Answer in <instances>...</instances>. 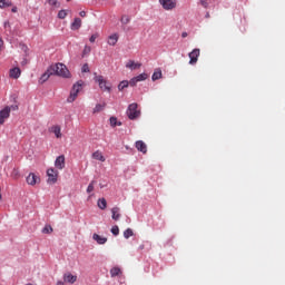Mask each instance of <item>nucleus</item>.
<instances>
[{"label": "nucleus", "instance_id": "nucleus-1", "mask_svg": "<svg viewBox=\"0 0 285 285\" xmlns=\"http://www.w3.org/2000/svg\"><path fill=\"white\" fill-rule=\"evenodd\" d=\"M52 75H57V77H62L63 79H70V70H68V67L66 65L58 62L56 65H51L45 73L40 77V83H46Z\"/></svg>", "mask_w": 285, "mask_h": 285}, {"label": "nucleus", "instance_id": "nucleus-2", "mask_svg": "<svg viewBox=\"0 0 285 285\" xmlns=\"http://www.w3.org/2000/svg\"><path fill=\"white\" fill-rule=\"evenodd\" d=\"M81 88H83V80H78L71 88L70 95L67 98L68 104H72L75 99H77L79 92H81Z\"/></svg>", "mask_w": 285, "mask_h": 285}, {"label": "nucleus", "instance_id": "nucleus-3", "mask_svg": "<svg viewBox=\"0 0 285 285\" xmlns=\"http://www.w3.org/2000/svg\"><path fill=\"white\" fill-rule=\"evenodd\" d=\"M137 102H132L127 108V116L129 119L135 120L141 115V111L137 110Z\"/></svg>", "mask_w": 285, "mask_h": 285}, {"label": "nucleus", "instance_id": "nucleus-4", "mask_svg": "<svg viewBox=\"0 0 285 285\" xmlns=\"http://www.w3.org/2000/svg\"><path fill=\"white\" fill-rule=\"evenodd\" d=\"M94 79L101 90L110 92V85H108L104 76H95Z\"/></svg>", "mask_w": 285, "mask_h": 285}, {"label": "nucleus", "instance_id": "nucleus-5", "mask_svg": "<svg viewBox=\"0 0 285 285\" xmlns=\"http://www.w3.org/2000/svg\"><path fill=\"white\" fill-rule=\"evenodd\" d=\"M164 10H175L177 8V0H159Z\"/></svg>", "mask_w": 285, "mask_h": 285}, {"label": "nucleus", "instance_id": "nucleus-6", "mask_svg": "<svg viewBox=\"0 0 285 285\" xmlns=\"http://www.w3.org/2000/svg\"><path fill=\"white\" fill-rule=\"evenodd\" d=\"M58 176H59V171L55 170V168H49L47 170L48 184H57Z\"/></svg>", "mask_w": 285, "mask_h": 285}, {"label": "nucleus", "instance_id": "nucleus-7", "mask_svg": "<svg viewBox=\"0 0 285 285\" xmlns=\"http://www.w3.org/2000/svg\"><path fill=\"white\" fill-rule=\"evenodd\" d=\"M146 79H148V73H140L134 78H131L129 80V83L132 88H135V86H137V83H139V81H146Z\"/></svg>", "mask_w": 285, "mask_h": 285}, {"label": "nucleus", "instance_id": "nucleus-8", "mask_svg": "<svg viewBox=\"0 0 285 285\" xmlns=\"http://www.w3.org/2000/svg\"><path fill=\"white\" fill-rule=\"evenodd\" d=\"M10 118V106H6L2 110H0V126L6 124V119Z\"/></svg>", "mask_w": 285, "mask_h": 285}, {"label": "nucleus", "instance_id": "nucleus-9", "mask_svg": "<svg viewBox=\"0 0 285 285\" xmlns=\"http://www.w3.org/2000/svg\"><path fill=\"white\" fill-rule=\"evenodd\" d=\"M55 166L59 170H63V168H66V156H63V155L58 156L56 158Z\"/></svg>", "mask_w": 285, "mask_h": 285}, {"label": "nucleus", "instance_id": "nucleus-10", "mask_svg": "<svg viewBox=\"0 0 285 285\" xmlns=\"http://www.w3.org/2000/svg\"><path fill=\"white\" fill-rule=\"evenodd\" d=\"M189 59L190 66H195L199 59V49H194L191 52H189Z\"/></svg>", "mask_w": 285, "mask_h": 285}, {"label": "nucleus", "instance_id": "nucleus-11", "mask_svg": "<svg viewBox=\"0 0 285 285\" xmlns=\"http://www.w3.org/2000/svg\"><path fill=\"white\" fill-rule=\"evenodd\" d=\"M136 148L139 153H142V155H146V153H148V146H146V142H144V140H137Z\"/></svg>", "mask_w": 285, "mask_h": 285}, {"label": "nucleus", "instance_id": "nucleus-12", "mask_svg": "<svg viewBox=\"0 0 285 285\" xmlns=\"http://www.w3.org/2000/svg\"><path fill=\"white\" fill-rule=\"evenodd\" d=\"M40 181L39 176L35 175V173H30L27 177V184H29V186H35L37 185V183Z\"/></svg>", "mask_w": 285, "mask_h": 285}, {"label": "nucleus", "instance_id": "nucleus-13", "mask_svg": "<svg viewBox=\"0 0 285 285\" xmlns=\"http://www.w3.org/2000/svg\"><path fill=\"white\" fill-rule=\"evenodd\" d=\"M9 76L11 79H19L21 77V69L19 67L10 69Z\"/></svg>", "mask_w": 285, "mask_h": 285}, {"label": "nucleus", "instance_id": "nucleus-14", "mask_svg": "<svg viewBox=\"0 0 285 285\" xmlns=\"http://www.w3.org/2000/svg\"><path fill=\"white\" fill-rule=\"evenodd\" d=\"M126 68H129V70H137V69L141 68V63L136 62L135 60H129L126 63Z\"/></svg>", "mask_w": 285, "mask_h": 285}, {"label": "nucleus", "instance_id": "nucleus-15", "mask_svg": "<svg viewBox=\"0 0 285 285\" xmlns=\"http://www.w3.org/2000/svg\"><path fill=\"white\" fill-rule=\"evenodd\" d=\"M92 239L97 242V244L104 245L106 242H108L107 237L100 236L99 234H94Z\"/></svg>", "mask_w": 285, "mask_h": 285}, {"label": "nucleus", "instance_id": "nucleus-16", "mask_svg": "<svg viewBox=\"0 0 285 285\" xmlns=\"http://www.w3.org/2000/svg\"><path fill=\"white\" fill-rule=\"evenodd\" d=\"M119 207H114L111 209V219H114L115 222H119L121 214H119Z\"/></svg>", "mask_w": 285, "mask_h": 285}, {"label": "nucleus", "instance_id": "nucleus-17", "mask_svg": "<svg viewBox=\"0 0 285 285\" xmlns=\"http://www.w3.org/2000/svg\"><path fill=\"white\" fill-rule=\"evenodd\" d=\"M97 206L100 208V210H106V208H108V202H106V198H99Z\"/></svg>", "mask_w": 285, "mask_h": 285}, {"label": "nucleus", "instance_id": "nucleus-18", "mask_svg": "<svg viewBox=\"0 0 285 285\" xmlns=\"http://www.w3.org/2000/svg\"><path fill=\"white\" fill-rule=\"evenodd\" d=\"M63 279L65 282H68V284H75V282H77V276L68 273V274H65Z\"/></svg>", "mask_w": 285, "mask_h": 285}, {"label": "nucleus", "instance_id": "nucleus-19", "mask_svg": "<svg viewBox=\"0 0 285 285\" xmlns=\"http://www.w3.org/2000/svg\"><path fill=\"white\" fill-rule=\"evenodd\" d=\"M80 28H81L80 18H75L73 22L71 23V30H79Z\"/></svg>", "mask_w": 285, "mask_h": 285}, {"label": "nucleus", "instance_id": "nucleus-20", "mask_svg": "<svg viewBox=\"0 0 285 285\" xmlns=\"http://www.w3.org/2000/svg\"><path fill=\"white\" fill-rule=\"evenodd\" d=\"M3 8H12V1L0 0V9L3 10Z\"/></svg>", "mask_w": 285, "mask_h": 285}, {"label": "nucleus", "instance_id": "nucleus-21", "mask_svg": "<svg viewBox=\"0 0 285 285\" xmlns=\"http://www.w3.org/2000/svg\"><path fill=\"white\" fill-rule=\"evenodd\" d=\"M130 16L124 14L120 18L121 26H128L130 23Z\"/></svg>", "mask_w": 285, "mask_h": 285}, {"label": "nucleus", "instance_id": "nucleus-22", "mask_svg": "<svg viewBox=\"0 0 285 285\" xmlns=\"http://www.w3.org/2000/svg\"><path fill=\"white\" fill-rule=\"evenodd\" d=\"M94 159H97V161H106V158L100 151H95L92 154Z\"/></svg>", "mask_w": 285, "mask_h": 285}, {"label": "nucleus", "instance_id": "nucleus-23", "mask_svg": "<svg viewBox=\"0 0 285 285\" xmlns=\"http://www.w3.org/2000/svg\"><path fill=\"white\" fill-rule=\"evenodd\" d=\"M110 275H111V277H117V276L121 275V268H119V267H112V268L110 269Z\"/></svg>", "mask_w": 285, "mask_h": 285}, {"label": "nucleus", "instance_id": "nucleus-24", "mask_svg": "<svg viewBox=\"0 0 285 285\" xmlns=\"http://www.w3.org/2000/svg\"><path fill=\"white\" fill-rule=\"evenodd\" d=\"M151 79L153 81H157L158 79H161V69H156L151 76Z\"/></svg>", "mask_w": 285, "mask_h": 285}, {"label": "nucleus", "instance_id": "nucleus-25", "mask_svg": "<svg viewBox=\"0 0 285 285\" xmlns=\"http://www.w3.org/2000/svg\"><path fill=\"white\" fill-rule=\"evenodd\" d=\"M52 132L55 134L57 139L61 138V127H59V126L52 127Z\"/></svg>", "mask_w": 285, "mask_h": 285}, {"label": "nucleus", "instance_id": "nucleus-26", "mask_svg": "<svg viewBox=\"0 0 285 285\" xmlns=\"http://www.w3.org/2000/svg\"><path fill=\"white\" fill-rule=\"evenodd\" d=\"M128 86H130V80H122L119 85H118V90H124L125 88H128Z\"/></svg>", "mask_w": 285, "mask_h": 285}, {"label": "nucleus", "instance_id": "nucleus-27", "mask_svg": "<svg viewBox=\"0 0 285 285\" xmlns=\"http://www.w3.org/2000/svg\"><path fill=\"white\" fill-rule=\"evenodd\" d=\"M117 41H119L118 37H109L108 40H107V43L109 46H116Z\"/></svg>", "mask_w": 285, "mask_h": 285}, {"label": "nucleus", "instance_id": "nucleus-28", "mask_svg": "<svg viewBox=\"0 0 285 285\" xmlns=\"http://www.w3.org/2000/svg\"><path fill=\"white\" fill-rule=\"evenodd\" d=\"M132 235H135V233H134L130 228H127V229L124 232V237H125V239H130V237H132Z\"/></svg>", "mask_w": 285, "mask_h": 285}, {"label": "nucleus", "instance_id": "nucleus-29", "mask_svg": "<svg viewBox=\"0 0 285 285\" xmlns=\"http://www.w3.org/2000/svg\"><path fill=\"white\" fill-rule=\"evenodd\" d=\"M104 108H106V105L97 104L96 107L94 108V115H96L97 112H101Z\"/></svg>", "mask_w": 285, "mask_h": 285}, {"label": "nucleus", "instance_id": "nucleus-30", "mask_svg": "<svg viewBox=\"0 0 285 285\" xmlns=\"http://www.w3.org/2000/svg\"><path fill=\"white\" fill-rule=\"evenodd\" d=\"M42 233H43V235H50V233H52V226L46 225V226L42 228Z\"/></svg>", "mask_w": 285, "mask_h": 285}, {"label": "nucleus", "instance_id": "nucleus-31", "mask_svg": "<svg viewBox=\"0 0 285 285\" xmlns=\"http://www.w3.org/2000/svg\"><path fill=\"white\" fill-rule=\"evenodd\" d=\"M109 121L112 128H115V126H121V122H117V117H110Z\"/></svg>", "mask_w": 285, "mask_h": 285}, {"label": "nucleus", "instance_id": "nucleus-32", "mask_svg": "<svg viewBox=\"0 0 285 285\" xmlns=\"http://www.w3.org/2000/svg\"><path fill=\"white\" fill-rule=\"evenodd\" d=\"M97 184L96 180H91V183L87 187V193L90 194L92 190H95V185Z\"/></svg>", "mask_w": 285, "mask_h": 285}, {"label": "nucleus", "instance_id": "nucleus-33", "mask_svg": "<svg viewBox=\"0 0 285 285\" xmlns=\"http://www.w3.org/2000/svg\"><path fill=\"white\" fill-rule=\"evenodd\" d=\"M46 3L52 6V8H59V1L57 0H46Z\"/></svg>", "mask_w": 285, "mask_h": 285}, {"label": "nucleus", "instance_id": "nucleus-34", "mask_svg": "<svg viewBox=\"0 0 285 285\" xmlns=\"http://www.w3.org/2000/svg\"><path fill=\"white\" fill-rule=\"evenodd\" d=\"M68 17V12L66 10H60L58 12V19H66Z\"/></svg>", "mask_w": 285, "mask_h": 285}, {"label": "nucleus", "instance_id": "nucleus-35", "mask_svg": "<svg viewBox=\"0 0 285 285\" xmlns=\"http://www.w3.org/2000/svg\"><path fill=\"white\" fill-rule=\"evenodd\" d=\"M111 233H112V235H115V237H117V235H119V226H117V225L112 226Z\"/></svg>", "mask_w": 285, "mask_h": 285}, {"label": "nucleus", "instance_id": "nucleus-36", "mask_svg": "<svg viewBox=\"0 0 285 285\" xmlns=\"http://www.w3.org/2000/svg\"><path fill=\"white\" fill-rule=\"evenodd\" d=\"M82 72H90V67H88V63H85L81 68Z\"/></svg>", "mask_w": 285, "mask_h": 285}, {"label": "nucleus", "instance_id": "nucleus-37", "mask_svg": "<svg viewBox=\"0 0 285 285\" xmlns=\"http://www.w3.org/2000/svg\"><path fill=\"white\" fill-rule=\"evenodd\" d=\"M11 110H13V111L19 110V105H11V106H9V112H11Z\"/></svg>", "mask_w": 285, "mask_h": 285}, {"label": "nucleus", "instance_id": "nucleus-38", "mask_svg": "<svg viewBox=\"0 0 285 285\" xmlns=\"http://www.w3.org/2000/svg\"><path fill=\"white\" fill-rule=\"evenodd\" d=\"M200 6H203V8H208V0H200Z\"/></svg>", "mask_w": 285, "mask_h": 285}, {"label": "nucleus", "instance_id": "nucleus-39", "mask_svg": "<svg viewBox=\"0 0 285 285\" xmlns=\"http://www.w3.org/2000/svg\"><path fill=\"white\" fill-rule=\"evenodd\" d=\"M90 50V46H85L83 55H89Z\"/></svg>", "mask_w": 285, "mask_h": 285}, {"label": "nucleus", "instance_id": "nucleus-40", "mask_svg": "<svg viewBox=\"0 0 285 285\" xmlns=\"http://www.w3.org/2000/svg\"><path fill=\"white\" fill-rule=\"evenodd\" d=\"M96 39H97L96 37H90L89 38L90 43H95Z\"/></svg>", "mask_w": 285, "mask_h": 285}, {"label": "nucleus", "instance_id": "nucleus-41", "mask_svg": "<svg viewBox=\"0 0 285 285\" xmlns=\"http://www.w3.org/2000/svg\"><path fill=\"white\" fill-rule=\"evenodd\" d=\"M79 14H80V17L83 18V17H86V11H80Z\"/></svg>", "mask_w": 285, "mask_h": 285}, {"label": "nucleus", "instance_id": "nucleus-42", "mask_svg": "<svg viewBox=\"0 0 285 285\" xmlns=\"http://www.w3.org/2000/svg\"><path fill=\"white\" fill-rule=\"evenodd\" d=\"M22 50H23L24 52H27V50H28V46L22 45Z\"/></svg>", "mask_w": 285, "mask_h": 285}, {"label": "nucleus", "instance_id": "nucleus-43", "mask_svg": "<svg viewBox=\"0 0 285 285\" xmlns=\"http://www.w3.org/2000/svg\"><path fill=\"white\" fill-rule=\"evenodd\" d=\"M17 7H12L11 12H17Z\"/></svg>", "mask_w": 285, "mask_h": 285}, {"label": "nucleus", "instance_id": "nucleus-44", "mask_svg": "<svg viewBox=\"0 0 285 285\" xmlns=\"http://www.w3.org/2000/svg\"><path fill=\"white\" fill-rule=\"evenodd\" d=\"M0 48H3V40L0 38Z\"/></svg>", "mask_w": 285, "mask_h": 285}, {"label": "nucleus", "instance_id": "nucleus-45", "mask_svg": "<svg viewBox=\"0 0 285 285\" xmlns=\"http://www.w3.org/2000/svg\"><path fill=\"white\" fill-rule=\"evenodd\" d=\"M26 63H28V60H27V59H24V60L22 61V66H26Z\"/></svg>", "mask_w": 285, "mask_h": 285}, {"label": "nucleus", "instance_id": "nucleus-46", "mask_svg": "<svg viewBox=\"0 0 285 285\" xmlns=\"http://www.w3.org/2000/svg\"><path fill=\"white\" fill-rule=\"evenodd\" d=\"M57 285H63V282L59 281V282L57 283Z\"/></svg>", "mask_w": 285, "mask_h": 285}, {"label": "nucleus", "instance_id": "nucleus-47", "mask_svg": "<svg viewBox=\"0 0 285 285\" xmlns=\"http://www.w3.org/2000/svg\"><path fill=\"white\" fill-rule=\"evenodd\" d=\"M183 37H186V33H183Z\"/></svg>", "mask_w": 285, "mask_h": 285}, {"label": "nucleus", "instance_id": "nucleus-48", "mask_svg": "<svg viewBox=\"0 0 285 285\" xmlns=\"http://www.w3.org/2000/svg\"><path fill=\"white\" fill-rule=\"evenodd\" d=\"M67 1H70V0H67Z\"/></svg>", "mask_w": 285, "mask_h": 285}]
</instances>
